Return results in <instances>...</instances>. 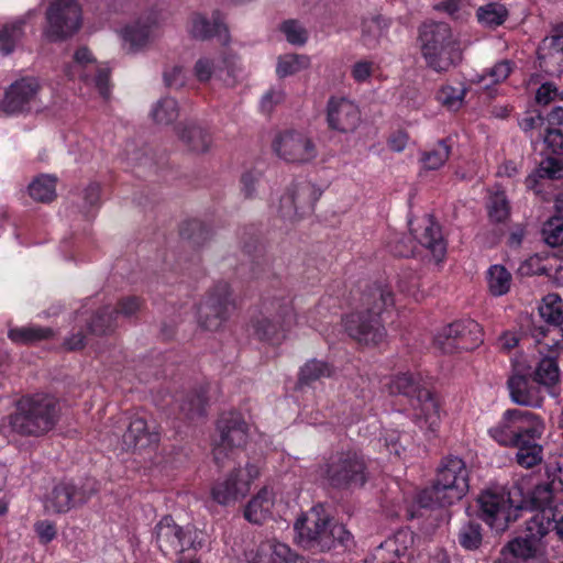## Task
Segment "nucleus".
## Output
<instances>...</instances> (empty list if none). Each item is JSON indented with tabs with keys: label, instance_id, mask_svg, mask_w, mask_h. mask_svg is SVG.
Listing matches in <instances>:
<instances>
[{
	"label": "nucleus",
	"instance_id": "nucleus-1",
	"mask_svg": "<svg viewBox=\"0 0 563 563\" xmlns=\"http://www.w3.org/2000/svg\"><path fill=\"white\" fill-rule=\"evenodd\" d=\"M294 530L297 544L312 554L339 553L353 544L352 533L335 521L322 504L298 517Z\"/></svg>",
	"mask_w": 563,
	"mask_h": 563
},
{
	"label": "nucleus",
	"instance_id": "nucleus-2",
	"mask_svg": "<svg viewBox=\"0 0 563 563\" xmlns=\"http://www.w3.org/2000/svg\"><path fill=\"white\" fill-rule=\"evenodd\" d=\"M60 411L59 401L53 395H24L15 401L14 411L7 416L8 424L3 428L21 437H41L55 428Z\"/></svg>",
	"mask_w": 563,
	"mask_h": 563
},
{
	"label": "nucleus",
	"instance_id": "nucleus-3",
	"mask_svg": "<svg viewBox=\"0 0 563 563\" xmlns=\"http://www.w3.org/2000/svg\"><path fill=\"white\" fill-rule=\"evenodd\" d=\"M321 477L339 490L362 488L369 472L365 456L355 450H339L331 453L319 466Z\"/></svg>",
	"mask_w": 563,
	"mask_h": 563
},
{
	"label": "nucleus",
	"instance_id": "nucleus-4",
	"mask_svg": "<svg viewBox=\"0 0 563 563\" xmlns=\"http://www.w3.org/2000/svg\"><path fill=\"white\" fill-rule=\"evenodd\" d=\"M390 394L404 395L410 399L420 429L434 434L440 424V404L435 395L420 385L412 374L397 375L388 384Z\"/></svg>",
	"mask_w": 563,
	"mask_h": 563
},
{
	"label": "nucleus",
	"instance_id": "nucleus-5",
	"mask_svg": "<svg viewBox=\"0 0 563 563\" xmlns=\"http://www.w3.org/2000/svg\"><path fill=\"white\" fill-rule=\"evenodd\" d=\"M296 313L288 297L273 298L264 303V314L254 324V333L261 341L279 344L295 324Z\"/></svg>",
	"mask_w": 563,
	"mask_h": 563
},
{
	"label": "nucleus",
	"instance_id": "nucleus-6",
	"mask_svg": "<svg viewBox=\"0 0 563 563\" xmlns=\"http://www.w3.org/2000/svg\"><path fill=\"white\" fill-rule=\"evenodd\" d=\"M320 196V189L309 180H295L280 196L277 216L287 223H297L313 212Z\"/></svg>",
	"mask_w": 563,
	"mask_h": 563
},
{
	"label": "nucleus",
	"instance_id": "nucleus-7",
	"mask_svg": "<svg viewBox=\"0 0 563 563\" xmlns=\"http://www.w3.org/2000/svg\"><path fill=\"white\" fill-rule=\"evenodd\" d=\"M483 329L473 319L450 323L434 338V345L445 354L473 351L483 343Z\"/></svg>",
	"mask_w": 563,
	"mask_h": 563
},
{
	"label": "nucleus",
	"instance_id": "nucleus-8",
	"mask_svg": "<svg viewBox=\"0 0 563 563\" xmlns=\"http://www.w3.org/2000/svg\"><path fill=\"white\" fill-rule=\"evenodd\" d=\"M476 501L478 518L497 532H504L510 522L516 521L521 509L512 505L509 494L496 489L482 492Z\"/></svg>",
	"mask_w": 563,
	"mask_h": 563
},
{
	"label": "nucleus",
	"instance_id": "nucleus-9",
	"mask_svg": "<svg viewBox=\"0 0 563 563\" xmlns=\"http://www.w3.org/2000/svg\"><path fill=\"white\" fill-rule=\"evenodd\" d=\"M44 35L51 42L73 36L80 27L81 11L76 0H53L46 11Z\"/></svg>",
	"mask_w": 563,
	"mask_h": 563
},
{
	"label": "nucleus",
	"instance_id": "nucleus-10",
	"mask_svg": "<svg viewBox=\"0 0 563 563\" xmlns=\"http://www.w3.org/2000/svg\"><path fill=\"white\" fill-rule=\"evenodd\" d=\"M219 440L213 449V457L216 463L223 467L225 460L233 454L234 450H239L246 444L249 437V426L244 421L241 413L228 412L223 413L217 423Z\"/></svg>",
	"mask_w": 563,
	"mask_h": 563
},
{
	"label": "nucleus",
	"instance_id": "nucleus-11",
	"mask_svg": "<svg viewBox=\"0 0 563 563\" xmlns=\"http://www.w3.org/2000/svg\"><path fill=\"white\" fill-rule=\"evenodd\" d=\"M540 432V419L532 412L521 409H509L501 421L489 429L490 437L504 446L517 444L521 433L537 435Z\"/></svg>",
	"mask_w": 563,
	"mask_h": 563
},
{
	"label": "nucleus",
	"instance_id": "nucleus-12",
	"mask_svg": "<svg viewBox=\"0 0 563 563\" xmlns=\"http://www.w3.org/2000/svg\"><path fill=\"white\" fill-rule=\"evenodd\" d=\"M234 302L228 283L219 282L209 291L198 309L199 324L209 331H217L229 318Z\"/></svg>",
	"mask_w": 563,
	"mask_h": 563
},
{
	"label": "nucleus",
	"instance_id": "nucleus-13",
	"mask_svg": "<svg viewBox=\"0 0 563 563\" xmlns=\"http://www.w3.org/2000/svg\"><path fill=\"white\" fill-rule=\"evenodd\" d=\"M97 492L95 483L87 482L80 486L60 482L56 484L45 499V509L53 514H65L86 504Z\"/></svg>",
	"mask_w": 563,
	"mask_h": 563
},
{
	"label": "nucleus",
	"instance_id": "nucleus-14",
	"mask_svg": "<svg viewBox=\"0 0 563 563\" xmlns=\"http://www.w3.org/2000/svg\"><path fill=\"white\" fill-rule=\"evenodd\" d=\"M258 475L260 470L254 464H247L245 470L234 468L224 481L213 485L212 499L227 506L244 498L250 492L252 481Z\"/></svg>",
	"mask_w": 563,
	"mask_h": 563
},
{
	"label": "nucleus",
	"instance_id": "nucleus-15",
	"mask_svg": "<svg viewBox=\"0 0 563 563\" xmlns=\"http://www.w3.org/2000/svg\"><path fill=\"white\" fill-rule=\"evenodd\" d=\"M345 332L362 344H378L386 336V329L380 317L358 310L343 319Z\"/></svg>",
	"mask_w": 563,
	"mask_h": 563
},
{
	"label": "nucleus",
	"instance_id": "nucleus-16",
	"mask_svg": "<svg viewBox=\"0 0 563 563\" xmlns=\"http://www.w3.org/2000/svg\"><path fill=\"white\" fill-rule=\"evenodd\" d=\"M434 483L454 503L462 499L468 490V472L464 461L457 456L444 459L438 468Z\"/></svg>",
	"mask_w": 563,
	"mask_h": 563
},
{
	"label": "nucleus",
	"instance_id": "nucleus-17",
	"mask_svg": "<svg viewBox=\"0 0 563 563\" xmlns=\"http://www.w3.org/2000/svg\"><path fill=\"white\" fill-rule=\"evenodd\" d=\"M155 534L157 545L165 554L184 552L190 548L196 549L197 545L201 547V542L197 543L192 538V530H184L175 523L172 516L163 517L156 525Z\"/></svg>",
	"mask_w": 563,
	"mask_h": 563
},
{
	"label": "nucleus",
	"instance_id": "nucleus-18",
	"mask_svg": "<svg viewBox=\"0 0 563 563\" xmlns=\"http://www.w3.org/2000/svg\"><path fill=\"white\" fill-rule=\"evenodd\" d=\"M274 150L289 163H308L317 156L313 142L305 134L294 131L282 133L274 142Z\"/></svg>",
	"mask_w": 563,
	"mask_h": 563
},
{
	"label": "nucleus",
	"instance_id": "nucleus-19",
	"mask_svg": "<svg viewBox=\"0 0 563 563\" xmlns=\"http://www.w3.org/2000/svg\"><path fill=\"white\" fill-rule=\"evenodd\" d=\"M358 107L345 98H330L327 104L329 129L340 133H353L361 124Z\"/></svg>",
	"mask_w": 563,
	"mask_h": 563
},
{
	"label": "nucleus",
	"instance_id": "nucleus-20",
	"mask_svg": "<svg viewBox=\"0 0 563 563\" xmlns=\"http://www.w3.org/2000/svg\"><path fill=\"white\" fill-rule=\"evenodd\" d=\"M40 90L37 79L25 77L10 85L1 102V109L9 114L31 110Z\"/></svg>",
	"mask_w": 563,
	"mask_h": 563
},
{
	"label": "nucleus",
	"instance_id": "nucleus-21",
	"mask_svg": "<svg viewBox=\"0 0 563 563\" xmlns=\"http://www.w3.org/2000/svg\"><path fill=\"white\" fill-rule=\"evenodd\" d=\"M508 388L514 402L520 406L539 408L543 401L541 385L529 376L517 374L509 378Z\"/></svg>",
	"mask_w": 563,
	"mask_h": 563
},
{
	"label": "nucleus",
	"instance_id": "nucleus-22",
	"mask_svg": "<svg viewBox=\"0 0 563 563\" xmlns=\"http://www.w3.org/2000/svg\"><path fill=\"white\" fill-rule=\"evenodd\" d=\"M247 563H305L284 543L263 542L245 553Z\"/></svg>",
	"mask_w": 563,
	"mask_h": 563
},
{
	"label": "nucleus",
	"instance_id": "nucleus-23",
	"mask_svg": "<svg viewBox=\"0 0 563 563\" xmlns=\"http://www.w3.org/2000/svg\"><path fill=\"white\" fill-rule=\"evenodd\" d=\"M419 38L421 42V53H427L430 58H433L435 48L459 43L453 37L450 25L445 22L430 21L423 23L420 27Z\"/></svg>",
	"mask_w": 563,
	"mask_h": 563
},
{
	"label": "nucleus",
	"instance_id": "nucleus-24",
	"mask_svg": "<svg viewBox=\"0 0 563 563\" xmlns=\"http://www.w3.org/2000/svg\"><path fill=\"white\" fill-rule=\"evenodd\" d=\"M242 252L249 258V275L258 279L272 272V260L267 255L265 246L255 236H249L242 241Z\"/></svg>",
	"mask_w": 563,
	"mask_h": 563
},
{
	"label": "nucleus",
	"instance_id": "nucleus-25",
	"mask_svg": "<svg viewBox=\"0 0 563 563\" xmlns=\"http://www.w3.org/2000/svg\"><path fill=\"white\" fill-rule=\"evenodd\" d=\"M190 33L192 37L201 41L217 37L223 45L230 42L228 26L223 23V16L219 11L212 13V23L201 14H195L191 20Z\"/></svg>",
	"mask_w": 563,
	"mask_h": 563
},
{
	"label": "nucleus",
	"instance_id": "nucleus-26",
	"mask_svg": "<svg viewBox=\"0 0 563 563\" xmlns=\"http://www.w3.org/2000/svg\"><path fill=\"white\" fill-rule=\"evenodd\" d=\"M421 232L411 228L410 231L415 239L426 249H428L437 263L444 258L446 246L443 241L440 227L433 221L431 216H424L421 220Z\"/></svg>",
	"mask_w": 563,
	"mask_h": 563
},
{
	"label": "nucleus",
	"instance_id": "nucleus-27",
	"mask_svg": "<svg viewBox=\"0 0 563 563\" xmlns=\"http://www.w3.org/2000/svg\"><path fill=\"white\" fill-rule=\"evenodd\" d=\"M394 305L391 289L380 282L367 285L360 298L361 310L380 317L383 311Z\"/></svg>",
	"mask_w": 563,
	"mask_h": 563
},
{
	"label": "nucleus",
	"instance_id": "nucleus-28",
	"mask_svg": "<svg viewBox=\"0 0 563 563\" xmlns=\"http://www.w3.org/2000/svg\"><path fill=\"white\" fill-rule=\"evenodd\" d=\"M158 433L152 431L142 417L134 418L124 434L122 435L123 450L144 449L158 442Z\"/></svg>",
	"mask_w": 563,
	"mask_h": 563
},
{
	"label": "nucleus",
	"instance_id": "nucleus-29",
	"mask_svg": "<svg viewBox=\"0 0 563 563\" xmlns=\"http://www.w3.org/2000/svg\"><path fill=\"white\" fill-rule=\"evenodd\" d=\"M422 56L427 66L437 73L449 71L456 67L463 58L460 43L435 48L433 58L428 57L427 53H422Z\"/></svg>",
	"mask_w": 563,
	"mask_h": 563
},
{
	"label": "nucleus",
	"instance_id": "nucleus-30",
	"mask_svg": "<svg viewBox=\"0 0 563 563\" xmlns=\"http://www.w3.org/2000/svg\"><path fill=\"white\" fill-rule=\"evenodd\" d=\"M176 131L178 137L194 153H206L211 145L209 133L195 123H180Z\"/></svg>",
	"mask_w": 563,
	"mask_h": 563
},
{
	"label": "nucleus",
	"instance_id": "nucleus-31",
	"mask_svg": "<svg viewBox=\"0 0 563 563\" xmlns=\"http://www.w3.org/2000/svg\"><path fill=\"white\" fill-rule=\"evenodd\" d=\"M272 506V493L264 487L249 501L244 509V518L252 523L261 525L267 518Z\"/></svg>",
	"mask_w": 563,
	"mask_h": 563
},
{
	"label": "nucleus",
	"instance_id": "nucleus-32",
	"mask_svg": "<svg viewBox=\"0 0 563 563\" xmlns=\"http://www.w3.org/2000/svg\"><path fill=\"white\" fill-rule=\"evenodd\" d=\"M333 373L334 367L328 362L317 358L309 360L299 371L297 386H309L317 380L331 377Z\"/></svg>",
	"mask_w": 563,
	"mask_h": 563
},
{
	"label": "nucleus",
	"instance_id": "nucleus-33",
	"mask_svg": "<svg viewBox=\"0 0 563 563\" xmlns=\"http://www.w3.org/2000/svg\"><path fill=\"white\" fill-rule=\"evenodd\" d=\"M456 539L465 551H477L484 542V529L477 520L468 519L461 525Z\"/></svg>",
	"mask_w": 563,
	"mask_h": 563
},
{
	"label": "nucleus",
	"instance_id": "nucleus-34",
	"mask_svg": "<svg viewBox=\"0 0 563 563\" xmlns=\"http://www.w3.org/2000/svg\"><path fill=\"white\" fill-rule=\"evenodd\" d=\"M25 18H19L10 23H5L0 29V52L3 55L11 54L16 44L24 36Z\"/></svg>",
	"mask_w": 563,
	"mask_h": 563
},
{
	"label": "nucleus",
	"instance_id": "nucleus-35",
	"mask_svg": "<svg viewBox=\"0 0 563 563\" xmlns=\"http://www.w3.org/2000/svg\"><path fill=\"white\" fill-rule=\"evenodd\" d=\"M180 236L192 247H200L211 239V231L202 221L191 219L183 223Z\"/></svg>",
	"mask_w": 563,
	"mask_h": 563
},
{
	"label": "nucleus",
	"instance_id": "nucleus-36",
	"mask_svg": "<svg viewBox=\"0 0 563 563\" xmlns=\"http://www.w3.org/2000/svg\"><path fill=\"white\" fill-rule=\"evenodd\" d=\"M29 195L37 202H51L56 197V177L41 175L33 179L27 187Z\"/></svg>",
	"mask_w": 563,
	"mask_h": 563
},
{
	"label": "nucleus",
	"instance_id": "nucleus-37",
	"mask_svg": "<svg viewBox=\"0 0 563 563\" xmlns=\"http://www.w3.org/2000/svg\"><path fill=\"white\" fill-rule=\"evenodd\" d=\"M115 320L114 308L106 306L95 312L88 323V329L91 334L107 335L114 331Z\"/></svg>",
	"mask_w": 563,
	"mask_h": 563
},
{
	"label": "nucleus",
	"instance_id": "nucleus-38",
	"mask_svg": "<svg viewBox=\"0 0 563 563\" xmlns=\"http://www.w3.org/2000/svg\"><path fill=\"white\" fill-rule=\"evenodd\" d=\"M563 52V22L552 27V34L547 36L540 43L537 55L541 68H544V59L554 53Z\"/></svg>",
	"mask_w": 563,
	"mask_h": 563
},
{
	"label": "nucleus",
	"instance_id": "nucleus-39",
	"mask_svg": "<svg viewBox=\"0 0 563 563\" xmlns=\"http://www.w3.org/2000/svg\"><path fill=\"white\" fill-rule=\"evenodd\" d=\"M540 317L550 325L559 327L563 323V301L556 294H549L539 307Z\"/></svg>",
	"mask_w": 563,
	"mask_h": 563
},
{
	"label": "nucleus",
	"instance_id": "nucleus-40",
	"mask_svg": "<svg viewBox=\"0 0 563 563\" xmlns=\"http://www.w3.org/2000/svg\"><path fill=\"white\" fill-rule=\"evenodd\" d=\"M476 16L484 26L495 29L506 21L508 11L504 4L490 2L479 7Z\"/></svg>",
	"mask_w": 563,
	"mask_h": 563
},
{
	"label": "nucleus",
	"instance_id": "nucleus-41",
	"mask_svg": "<svg viewBox=\"0 0 563 563\" xmlns=\"http://www.w3.org/2000/svg\"><path fill=\"white\" fill-rule=\"evenodd\" d=\"M534 382L545 387H552L560 380V369L554 357H543L533 372Z\"/></svg>",
	"mask_w": 563,
	"mask_h": 563
},
{
	"label": "nucleus",
	"instance_id": "nucleus-42",
	"mask_svg": "<svg viewBox=\"0 0 563 563\" xmlns=\"http://www.w3.org/2000/svg\"><path fill=\"white\" fill-rule=\"evenodd\" d=\"M178 117V102L172 97H164L159 99L152 110V118L157 124H172Z\"/></svg>",
	"mask_w": 563,
	"mask_h": 563
},
{
	"label": "nucleus",
	"instance_id": "nucleus-43",
	"mask_svg": "<svg viewBox=\"0 0 563 563\" xmlns=\"http://www.w3.org/2000/svg\"><path fill=\"white\" fill-rule=\"evenodd\" d=\"M310 66V58L307 55L286 54L278 58L276 74L279 78L295 75Z\"/></svg>",
	"mask_w": 563,
	"mask_h": 563
},
{
	"label": "nucleus",
	"instance_id": "nucleus-44",
	"mask_svg": "<svg viewBox=\"0 0 563 563\" xmlns=\"http://www.w3.org/2000/svg\"><path fill=\"white\" fill-rule=\"evenodd\" d=\"M555 522L556 521L554 520L553 509H542L528 522L527 530L531 537H533L537 541H540L544 536L549 533L552 527L554 528Z\"/></svg>",
	"mask_w": 563,
	"mask_h": 563
},
{
	"label": "nucleus",
	"instance_id": "nucleus-45",
	"mask_svg": "<svg viewBox=\"0 0 563 563\" xmlns=\"http://www.w3.org/2000/svg\"><path fill=\"white\" fill-rule=\"evenodd\" d=\"M417 504L421 508H434L446 507L454 504V501L433 482L431 487L421 490L417 495Z\"/></svg>",
	"mask_w": 563,
	"mask_h": 563
},
{
	"label": "nucleus",
	"instance_id": "nucleus-46",
	"mask_svg": "<svg viewBox=\"0 0 563 563\" xmlns=\"http://www.w3.org/2000/svg\"><path fill=\"white\" fill-rule=\"evenodd\" d=\"M510 283L511 275L504 266L494 265L488 269V288L494 296L507 294Z\"/></svg>",
	"mask_w": 563,
	"mask_h": 563
},
{
	"label": "nucleus",
	"instance_id": "nucleus-47",
	"mask_svg": "<svg viewBox=\"0 0 563 563\" xmlns=\"http://www.w3.org/2000/svg\"><path fill=\"white\" fill-rule=\"evenodd\" d=\"M386 26L385 20L380 16H374L364 21L362 26L363 44L368 48L376 47L384 35Z\"/></svg>",
	"mask_w": 563,
	"mask_h": 563
},
{
	"label": "nucleus",
	"instance_id": "nucleus-48",
	"mask_svg": "<svg viewBox=\"0 0 563 563\" xmlns=\"http://www.w3.org/2000/svg\"><path fill=\"white\" fill-rule=\"evenodd\" d=\"M52 335L53 330L51 328L41 327L16 328L9 331V338L19 343H34L49 339Z\"/></svg>",
	"mask_w": 563,
	"mask_h": 563
},
{
	"label": "nucleus",
	"instance_id": "nucleus-49",
	"mask_svg": "<svg viewBox=\"0 0 563 563\" xmlns=\"http://www.w3.org/2000/svg\"><path fill=\"white\" fill-rule=\"evenodd\" d=\"M465 95L466 88L463 85L460 87L446 85L438 91L437 99L448 110L456 111L463 106Z\"/></svg>",
	"mask_w": 563,
	"mask_h": 563
},
{
	"label": "nucleus",
	"instance_id": "nucleus-50",
	"mask_svg": "<svg viewBox=\"0 0 563 563\" xmlns=\"http://www.w3.org/2000/svg\"><path fill=\"white\" fill-rule=\"evenodd\" d=\"M206 405L205 391H191L183 399L180 410L188 419L200 418L206 413Z\"/></svg>",
	"mask_w": 563,
	"mask_h": 563
},
{
	"label": "nucleus",
	"instance_id": "nucleus-51",
	"mask_svg": "<svg viewBox=\"0 0 563 563\" xmlns=\"http://www.w3.org/2000/svg\"><path fill=\"white\" fill-rule=\"evenodd\" d=\"M507 549L515 558L528 560L536 556L538 541L530 534L527 537H518L508 542Z\"/></svg>",
	"mask_w": 563,
	"mask_h": 563
},
{
	"label": "nucleus",
	"instance_id": "nucleus-52",
	"mask_svg": "<svg viewBox=\"0 0 563 563\" xmlns=\"http://www.w3.org/2000/svg\"><path fill=\"white\" fill-rule=\"evenodd\" d=\"M279 30L285 35L288 43L292 45H303L308 40V32L298 20L284 21Z\"/></svg>",
	"mask_w": 563,
	"mask_h": 563
},
{
	"label": "nucleus",
	"instance_id": "nucleus-53",
	"mask_svg": "<svg viewBox=\"0 0 563 563\" xmlns=\"http://www.w3.org/2000/svg\"><path fill=\"white\" fill-rule=\"evenodd\" d=\"M543 241L552 246L558 247L563 244V220L560 218L548 219L542 228Z\"/></svg>",
	"mask_w": 563,
	"mask_h": 563
},
{
	"label": "nucleus",
	"instance_id": "nucleus-54",
	"mask_svg": "<svg viewBox=\"0 0 563 563\" xmlns=\"http://www.w3.org/2000/svg\"><path fill=\"white\" fill-rule=\"evenodd\" d=\"M489 218L495 222H504L510 214L509 202L504 191L495 192L488 205Z\"/></svg>",
	"mask_w": 563,
	"mask_h": 563
},
{
	"label": "nucleus",
	"instance_id": "nucleus-55",
	"mask_svg": "<svg viewBox=\"0 0 563 563\" xmlns=\"http://www.w3.org/2000/svg\"><path fill=\"white\" fill-rule=\"evenodd\" d=\"M450 156V146L444 140L439 141L437 146L426 152L422 156V162L428 169H438L441 167Z\"/></svg>",
	"mask_w": 563,
	"mask_h": 563
},
{
	"label": "nucleus",
	"instance_id": "nucleus-56",
	"mask_svg": "<svg viewBox=\"0 0 563 563\" xmlns=\"http://www.w3.org/2000/svg\"><path fill=\"white\" fill-rule=\"evenodd\" d=\"M125 42L130 43L131 51H137L145 46L150 40V27L147 25L128 26L123 35Z\"/></svg>",
	"mask_w": 563,
	"mask_h": 563
},
{
	"label": "nucleus",
	"instance_id": "nucleus-57",
	"mask_svg": "<svg viewBox=\"0 0 563 563\" xmlns=\"http://www.w3.org/2000/svg\"><path fill=\"white\" fill-rule=\"evenodd\" d=\"M543 449L541 445H532L528 448H520L516 454L517 463L525 467L531 468L542 462Z\"/></svg>",
	"mask_w": 563,
	"mask_h": 563
},
{
	"label": "nucleus",
	"instance_id": "nucleus-58",
	"mask_svg": "<svg viewBox=\"0 0 563 563\" xmlns=\"http://www.w3.org/2000/svg\"><path fill=\"white\" fill-rule=\"evenodd\" d=\"M537 175L540 178L562 179L563 164L556 158L548 157L540 163Z\"/></svg>",
	"mask_w": 563,
	"mask_h": 563
},
{
	"label": "nucleus",
	"instance_id": "nucleus-59",
	"mask_svg": "<svg viewBox=\"0 0 563 563\" xmlns=\"http://www.w3.org/2000/svg\"><path fill=\"white\" fill-rule=\"evenodd\" d=\"M163 79L166 87L172 89H180L186 84L184 68L178 65L167 67L163 73Z\"/></svg>",
	"mask_w": 563,
	"mask_h": 563
},
{
	"label": "nucleus",
	"instance_id": "nucleus-60",
	"mask_svg": "<svg viewBox=\"0 0 563 563\" xmlns=\"http://www.w3.org/2000/svg\"><path fill=\"white\" fill-rule=\"evenodd\" d=\"M518 273L521 276L548 275L549 269L542 264V258L536 254L521 263Z\"/></svg>",
	"mask_w": 563,
	"mask_h": 563
},
{
	"label": "nucleus",
	"instance_id": "nucleus-61",
	"mask_svg": "<svg viewBox=\"0 0 563 563\" xmlns=\"http://www.w3.org/2000/svg\"><path fill=\"white\" fill-rule=\"evenodd\" d=\"M142 307V300L139 297L130 296L122 298L118 302V307L114 308L115 317L119 314L124 318H132L135 316Z\"/></svg>",
	"mask_w": 563,
	"mask_h": 563
},
{
	"label": "nucleus",
	"instance_id": "nucleus-62",
	"mask_svg": "<svg viewBox=\"0 0 563 563\" xmlns=\"http://www.w3.org/2000/svg\"><path fill=\"white\" fill-rule=\"evenodd\" d=\"M415 241L411 236L402 235L390 242V251L395 256L409 257L413 254Z\"/></svg>",
	"mask_w": 563,
	"mask_h": 563
},
{
	"label": "nucleus",
	"instance_id": "nucleus-63",
	"mask_svg": "<svg viewBox=\"0 0 563 563\" xmlns=\"http://www.w3.org/2000/svg\"><path fill=\"white\" fill-rule=\"evenodd\" d=\"M544 143L555 155L563 154V130L548 128L544 135Z\"/></svg>",
	"mask_w": 563,
	"mask_h": 563
},
{
	"label": "nucleus",
	"instance_id": "nucleus-64",
	"mask_svg": "<svg viewBox=\"0 0 563 563\" xmlns=\"http://www.w3.org/2000/svg\"><path fill=\"white\" fill-rule=\"evenodd\" d=\"M552 498H553L552 487L550 484H545V485H539L536 487V489L533 492V496H532V501L538 508H541V510H542V509L552 508L551 507Z\"/></svg>",
	"mask_w": 563,
	"mask_h": 563
}]
</instances>
